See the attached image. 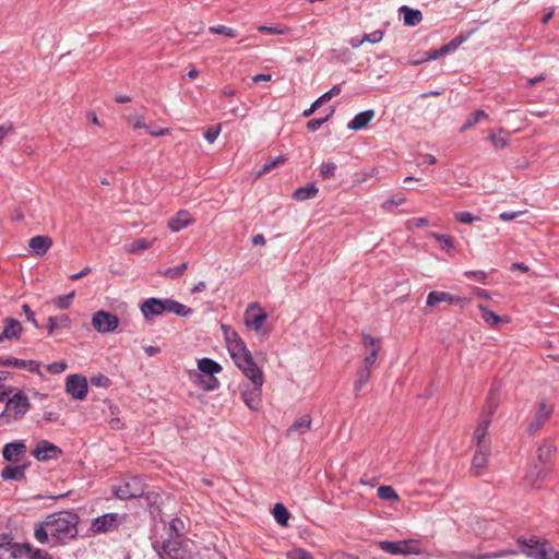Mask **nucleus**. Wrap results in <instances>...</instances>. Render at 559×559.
I'll return each mask as SVG.
<instances>
[{"label":"nucleus","instance_id":"9","mask_svg":"<svg viewBox=\"0 0 559 559\" xmlns=\"http://www.w3.org/2000/svg\"><path fill=\"white\" fill-rule=\"evenodd\" d=\"M126 519V514L119 515L118 513H106L95 518L90 526L93 534H104L117 528Z\"/></svg>","mask_w":559,"mask_h":559},{"label":"nucleus","instance_id":"32","mask_svg":"<svg viewBox=\"0 0 559 559\" xmlns=\"http://www.w3.org/2000/svg\"><path fill=\"white\" fill-rule=\"evenodd\" d=\"M71 325V319L68 314H60L57 317H49L47 320V332L49 335L58 330L69 329Z\"/></svg>","mask_w":559,"mask_h":559},{"label":"nucleus","instance_id":"36","mask_svg":"<svg viewBox=\"0 0 559 559\" xmlns=\"http://www.w3.org/2000/svg\"><path fill=\"white\" fill-rule=\"evenodd\" d=\"M399 11L403 14L404 24L407 26H416L423 21V13L419 10L402 5Z\"/></svg>","mask_w":559,"mask_h":559},{"label":"nucleus","instance_id":"41","mask_svg":"<svg viewBox=\"0 0 559 559\" xmlns=\"http://www.w3.org/2000/svg\"><path fill=\"white\" fill-rule=\"evenodd\" d=\"M273 516L280 525L286 526L290 518V513L284 504L276 503L273 507Z\"/></svg>","mask_w":559,"mask_h":559},{"label":"nucleus","instance_id":"19","mask_svg":"<svg viewBox=\"0 0 559 559\" xmlns=\"http://www.w3.org/2000/svg\"><path fill=\"white\" fill-rule=\"evenodd\" d=\"M552 412L554 407L551 404H548L546 401H540L535 417L533 421L528 425V432L533 435L536 431H538L543 427V425L548 420Z\"/></svg>","mask_w":559,"mask_h":559},{"label":"nucleus","instance_id":"13","mask_svg":"<svg viewBox=\"0 0 559 559\" xmlns=\"http://www.w3.org/2000/svg\"><path fill=\"white\" fill-rule=\"evenodd\" d=\"M93 328L98 333H110L114 332L119 325V319L116 314L99 310L93 314L92 318Z\"/></svg>","mask_w":559,"mask_h":559},{"label":"nucleus","instance_id":"14","mask_svg":"<svg viewBox=\"0 0 559 559\" xmlns=\"http://www.w3.org/2000/svg\"><path fill=\"white\" fill-rule=\"evenodd\" d=\"M465 40V37H455L448 44L443 45L441 48L435 49L429 52H425V55L421 58L411 60L409 63L413 66H417L423 62L435 60L448 53L454 52Z\"/></svg>","mask_w":559,"mask_h":559},{"label":"nucleus","instance_id":"1","mask_svg":"<svg viewBox=\"0 0 559 559\" xmlns=\"http://www.w3.org/2000/svg\"><path fill=\"white\" fill-rule=\"evenodd\" d=\"M80 516L74 510H61L48 514L34 526V537L49 547L64 546L76 539Z\"/></svg>","mask_w":559,"mask_h":559},{"label":"nucleus","instance_id":"40","mask_svg":"<svg viewBox=\"0 0 559 559\" xmlns=\"http://www.w3.org/2000/svg\"><path fill=\"white\" fill-rule=\"evenodd\" d=\"M318 191L319 190L314 185H307L294 192V199L297 201H305L314 198L318 194Z\"/></svg>","mask_w":559,"mask_h":559},{"label":"nucleus","instance_id":"44","mask_svg":"<svg viewBox=\"0 0 559 559\" xmlns=\"http://www.w3.org/2000/svg\"><path fill=\"white\" fill-rule=\"evenodd\" d=\"M377 496L385 501H399L400 497L395 489L391 486H380L377 491Z\"/></svg>","mask_w":559,"mask_h":559},{"label":"nucleus","instance_id":"12","mask_svg":"<svg viewBox=\"0 0 559 559\" xmlns=\"http://www.w3.org/2000/svg\"><path fill=\"white\" fill-rule=\"evenodd\" d=\"M441 302H448L450 305H455L460 306L461 308H465L471 302V299L467 297L452 295L448 292L432 290L428 294L426 301V305L428 307H435Z\"/></svg>","mask_w":559,"mask_h":559},{"label":"nucleus","instance_id":"23","mask_svg":"<svg viewBox=\"0 0 559 559\" xmlns=\"http://www.w3.org/2000/svg\"><path fill=\"white\" fill-rule=\"evenodd\" d=\"M3 324L4 326L0 334V343L5 340L12 341L20 338L23 328L19 320L8 317L3 320Z\"/></svg>","mask_w":559,"mask_h":559},{"label":"nucleus","instance_id":"29","mask_svg":"<svg viewBox=\"0 0 559 559\" xmlns=\"http://www.w3.org/2000/svg\"><path fill=\"white\" fill-rule=\"evenodd\" d=\"M489 447L478 448L472 459V467L476 475H480L488 464Z\"/></svg>","mask_w":559,"mask_h":559},{"label":"nucleus","instance_id":"45","mask_svg":"<svg viewBox=\"0 0 559 559\" xmlns=\"http://www.w3.org/2000/svg\"><path fill=\"white\" fill-rule=\"evenodd\" d=\"M285 162L286 157L283 155L275 157L274 159L265 163L263 167L258 171L257 176L262 177L272 171L274 168L278 167L280 165H283Z\"/></svg>","mask_w":559,"mask_h":559},{"label":"nucleus","instance_id":"52","mask_svg":"<svg viewBox=\"0 0 559 559\" xmlns=\"http://www.w3.org/2000/svg\"><path fill=\"white\" fill-rule=\"evenodd\" d=\"M258 31L261 32V33H267V34H272V35H280V34L288 33L289 28L288 27H284V26H266V25H262V26L258 27Z\"/></svg>","mask_w":559,"mask_h":559},{"label":"nucleus","instance_id":"15","mask_svg":"<svg viewBox=\"0 0 559 559\" xmlns=\"http://www.w3.org/2000/svg\"><path fill=\"white\" fill-rule=\"evenodd\" d=\"M33 455L39 462H48L59 459L62 455V450L48 440H40L37 442Z\"/></svg>","mask_w":559,"mask_h":559},{"label":"nucleus","instance_id":"60","mask_svg":"<svg viewBox=\"0 0 559 559\" xmlns=\"http://www.w3.org/2000/svg\"><path fill=\"white\" fill-rule=\"evenodd\" d=\"M361 343L365 346H371L372 348H377V349L381 348L380 340H378L367 333H361Z\"/></svg>","mask_w":559,"mask_h":559},{"label":"nucleus","instance_id":"18","mask_svg":"<svg viewBox=\"0 0 559 559\" xmlns=\"http://www.w3.org/2000/svg\"><path fill=\"white\" fill-rule=\"evenodd\" d=\"M141 312L146 320L162 316L166 312L165 299L151 297L145 299L140 306Z\"/></svg>","mask_w":559,"mask_h":559},{"label":"nucleus","instance_id":"42","mask_svg":"<svg viewBox=\"0 0 559 559\" xmlns=\"http://www.w3.org/2000/svg\"><path fill=\"white\" fill-rule=\"evenodd\" d=\"M188 269V262L185 261L176 266H170L160 272V275L176 280L179 278Z\"/></svg>","mask_w":559,"mask_h":559},{"label":"nucleus","instance_id":"57","mask_svg":"<svg viewBox=\"0 0 559 559\" xmlns=\"http://www.w3.org/2000/svg\"><path fill=\"white\" fill-rule=\"evenodd\" d=\"M380 349L371 348L370 353L364 358L362 366L367 368H372L378 359Z\"/></svg>","mask_w":559,"mask_h":559},{"label":"nucleus","instance_id":"10","mask_svg":"<svg viewBox=\"0 0 559 559\" xmlns=\"http://www.w3.org/2000/svg\"><path fill=\"white\" fill-rule=\"evenodd\" d=\"M88 392L86 377L79 373L69 374L66 379V393L73 400L83 401Z\"/></svg>","mask_w":559,"mask_h":559},{"label":"nucleus","instance_id":"25","mask_svg":"<svg viewBox=\"0 0 559 559\" xmlns=\"http://www.w3.org/2000/svg\"><path fill=\"white\" fill-rule=\"evenodd\" d=\"M500 403L499 388L492 384L491 389L488 392L487 399L481 409L483 418H490L496 413Z\"/></svg>","mask_w":559,"mask_h":559},{"label":"nucleus","instance_id":"20","mask_svg":"<svg viewBox=\"0 0 559 559\" xmlns=\"http://www.w3.org/2000/svg\"><path fill=\"white\" fill-rule=\"evenodd\" d=\"M29 466V462L23 464H9L5 465L1 472L0 477L3 480L22 481L26 479V469Z\"/></svg>","mask_w":559,"mask_h":559},{"label":"nucleus","instance_id":"11","mask_svg":"<svg viewBox=\"0 0 559 559\" xmlns=\"http://www.w3.org/2000/svg\"><path fill=\"white\" fill-rule=\"evenodd\" d=\"M251 386L246 384L241 391V397L243 403L252 411L259 409L262 403V386L264 378L259 380H250Z\"/></svg>","mask_w":559,"mask_h":559},{"label":"nucleus","instance_id":"53","mask_svg":"<svg viewBox=\"0 0 559 559\" xmlns=\"http://www.w3.org/2000/svg\"><path fill=\"white\" fill-rule=\"evenodd\" d=\"M91 383L95 386L108 388L111 381L107 376L99 373L91 378Z\"/></svg>","mask_w":559,"mask_h":559},{"label":"nucleus","instance_id":"61","mask_svg":"<svg viewBox=\"0 0 559 559\" xmlns=\"http://www.w3.org/2000/svg\"><path fill=\"white\" fill-rule=\"evenodd\" d=\"M406 199L404 197H393L392 199L385 201L382 204L383 210L385 211H392L393 207L399 206L403 203H405Z\"/></svg>","mask_w":559,"mask_h":559},{"label":"nucleus","instance_id":"50","mask_svg":"<svg viewBox=\"0 0 559 559\" xmlns=\"http://www.w3.org/2000/svg\"><path fill=\"white\" fill-rule=\"evenodd\" d=\"M539 559H559V550L547 539L544 550L539 552Z\"/></svg>","mask_w":559,"mask_h":559},{"label":"nucleus","instance_id":"7","mask_svg":"<svg viewBox=\"0 0 559 559\" xmlns=\"http://www.w3.org/2000/svg\"><path fill=\"white\" fill-rule=\"evenodd\" d=\"M379 547L391 555H417L420 552V543L415 539L383 540L379 543Z\"/></svg>","mask_w":559,"mask_h":559},{"label":"nucleus","instance_id":"54","mask_svg":"<svg viewBox=\"0 0 559 559\" xmlns=\"http://www.w3.org/2000/svg\"><path fill=\"white\" fill-rule=\"evenodd\" d=\"M128 122L134 130L147 128L144 117L139 116V115H133V116L128 117Z\"/></svg>","mask_w":559,"mask_h":559},{"label":"nucleus","instance_id":"5","mask_svg":"<svg viewBox=\"0 0 559 559\" xmlns=\"http://www.w3.org/2000/svg\"><path fill=\"white\" fill-rule=\"evenodd\" d=\"M230 357L248 380L260 381L264 378L262 369L254 362L252 354L247 347L243 348V352L233 353Z\"/></svg>","mask_w":559,"mask_h":559},{"label":"nucleus","instance_id":"2","mask_svg":"<svg viewBox=\"0 0 559 559\" xmlns=\"http://www.w3.org/2000/svg\"><path fill=\"white\" fill-rule=\"evenodd\" d=\"M31 406L28 396L23 391L19 390L11 397L8 396L5 399V407L0 413V423L10 425L22 420L31 409Z\"/></svg>","mask_w":559,"mask_h":559},{"label":"nucleus","instance_id":"3","mask_svg":"<svg viewBox=\"0 0 559 559\" xmlns=\"http://www.w3.org/2000/svg\"><path fill=\"white\" fill-rule=\"evenodd\" d=\"M198 369L200 373H195L194 382L205 391H214L219 388L221 383L215 377L222 371V366L212 358H201L198 360Z\"/></svg>","mask_w":559,"mask_h":559},{"label":"nucleus","instance_id":"26","mask_svg":"<svg viewBox=\"0 0 559 559\" xmlns=\"http://www.w3.org/2000/svg\"><path fill=\"white\" fill-rule=\"evenodd\" d=\"M478 310L480 312L481 319L490 328H497L500 323H509V317H502L496 313L492 310H489L485 305L479 304Z\"/></svg>","mask_w":559,"mask_h":559},{"label":"nucleus","instance_id":"64","mask_svg":"<svg viewBox=\"0 0 559 559\" xmlns=\"http://www.w3.org/2000/svg\"><path fill=\"white\" fill-rule=\"evenodd\" d=\"M289 559H313V558L308 551H306L304 549H297L290 554Z\"/></svg>","mask_w":559,"mask_h":559},{"label":"nucleus","instance_id":"21","mask_svg":"<svg viewBox=\"0 0 559 559\" xmlns=\"http://www.w3.org/2000/svg\"><path fill=\"white\" fill-rule=\"evenodd\" d=\"M139 498L144 500L147 511L154 519L160 515L163 498L158 491L144 489V493Z\"/></svg>","mask_w":559,"mask_h":559},{"label":"nucleus","instance_id":"31","mask_svg":"<svg viewBox=\"0 0 559 559\" xmlns=\"http://www.w3.org/2000/svg\"><path fill=\"white\" fill-rule=\"evenodd\" d=\"M490 424V418H481V420L475 428L473 439L477 448L488 447V444L486 443V436L488 433V428Z\"/></svg>","mask_w":559,"mask_h":559},{"label":"nucleus","instance_id":"8","mask_svg":"<svg viewBox=\"0 0 559 559\" xmlns=\"http://www.w3.org/2000/svg\"><path fill=\"white\" fill-rule=\"evenodd\" d=\"M520 546V552L524 554L527 558L539 559V552L544 550L547 545V539L538 537L536 535L521 536L516 539Z\"/></svg>","mask_w":559,"mask_h":559},{"label":"nucleus","instance_id":"55","mask_svg":"<svg viewBox=\"0 0 559 559\" xmlns=\"http://www.w3.org/2000/svg\"><path fill=\"white\" fill-rule=\"evenodd\" d=\"M221 132V124L212 126L204 132V138L209 143L215 142Z\"/></svg>","mask_w":559,"mask_h":559},{"label":"nucleus","instance_id":"63","mask_svg":"<svg viewBox=\"0 0 559 559\" xmlns=\"http://www.w3.org/2000/svg\"><path fill=\"white\" fill-rule=\"evenodd\" d=\"M464 275L468 278H474L477 282L485 283L488 275L485 271L478 270V271H467L464 273Z\"/></svg>","mask_w":559,"mask_h":559},{"label":"nucleus","instance_id":"38","mask_svg":"<svg viewBox=\"0 0 559 559\" xmlns=\"http://www.w3.org/2000/svg\"><path fill=\"white\" fill-rule=\"evenodd\" d=\"M311 417L310 415H304L299 419L295 420L292 426L287 429V435L294 432L305 433L311 429Z\"/></svg>","mask_w":559,"mask_h":559},{"label":"nucleus","instance_id":"47","mask_svg":"<svg viewBox=\"0 0 559 559\" xmlns=\"http://www.w3.org/2000/svg\"><path fill=\"white\" fill-rule=\"evenodd\" d=\"M454 218L462 224H473L481 221L480 216L467 211L455 212Z\"/></svg>","mask_w":559,"mask_h":559},{"label":"nucleus","instance_id":"28","mask_svg":"<svg viewBox=\"0 0 559 559\" xmlns=\"http://www.w3.org/2000/svg\"><path fill=\"white\" fill-rule=\"evenodd\" d=\"M550 466H537L534 465L525 475V481L532 487H539L538 483L544 480L550 473Z\"/></svg>","mask_w":559,"mask_h":559},{"label":"nucleus","instance_id":"59","mask_svg":"<svg viewBox=\"0 0 559 559\" xmlns=\"http://www.w3.org/2000/svg\"><path fill=\"white\" fill-rule=\"evenodd\" d=\"M384 36V33L382 31H374L370 34H365L362 36V40H365V43H370V44H378L382 40Z\"/></svg>","mask_w":559,"mask_h":559},{"label":"nucleus","instance_id":"49","mask_svg":"<svg viewBox=\"0 0 559 559\" xmlns=\"http://www.w3.org/2000/svg\"><path fill=\"white\" fill-rule=\"evenodd\" d=\"M209 32L212 34L224 35L226 37L234 38L237 36V31L233 27L225 25L210 26Z\"/></svg>","mask_w":559,"mask_h":559},{"label":"nucleus","instance_id":"43","mask_svg":"<svg viewBox=\"0 0 559 559\" xmlns=\"http://www.w3.org/2000/svg\"><path fill=\"white\" fill-rule=\"evenodd\" d=\"M488 115L483 110L478 109L474 114H472L465 121V123L461 128V132H464L474 126H476L481 119H487Z\"/></svg>","mask_w":559,"mask_h":559},{"label":"nucleus","instance_id":"17","mask_svg":"<svg viewBox=\"0 0 559 559\" xmlns=\"http://www.w3.org/2000/svg\"><path fill=\"white\" fill-rule=\"evenodd\" d=\"M27 447L24 440H15L8 442L2 448V457L7 462L17 463L21 457L25 456Z\"/></svg>","mask_w":559,"mask_h":559},{"label":"nucleus","instance_id":"46","mask_svg":"<svg viewBox=\"0 0 559 559\" xmlns=\"http://www.w3.org/2000/svg\"><path fill=\"white\" fill-rule=\"evenodd\" d=\"M74 295H75L74 292H71L66 295H59L56 298H53L52 304L58 309H61V310L68 309L72 304Z\"/></svg>","mask_w":559,"mask_h":559},{"label":"nucleus","instance_id":"16","mask_svg":"<svg viewBox=\"0 0 559 559\" xmlns=\"http://www.w3.org/2000/svg\"><path fill=\"white\" fill-rule=\"evenodd\" d=\"M267 319V313L262 310L259 304L253 302L248 306L246 311L245 323L247 326L252 328L259 332Z\"/></svg>","mask_w":559,"mask_h":559},{"label":"nucleus","instance_id":"34","mask_svg":"<svg viewBox=\"0 0 559 559\" xmlns=\"http://www.w3.org/2000/svg\"><path fill=\"white\" fill-rule=\"evenodd\" d=\"M191 222L190 213L186 210H181L168 221V226L173 231H179L191 224Z\"/></svg>","mask_w":559,"mask_h":559},{"label":"nucleus","instance_id":"30","mask_svg":"<svg viewBox=\"0 0 559 559\" xmlns=\"http://www.w3.org/2000/svg\"><path fill=\"white\" fill-rule=\"evenodd\" d=\"M373 118L374 111L372 109L359 112L348 122L347 128L354 131L361 130L366 128Z\"/></svg>","mask_w":559,"mask_h":559},{"label":"nucleus","instance_id":"58","mask_svg":"<svg viewBox=\"0 0 559 559\" xmlns=\"http://www.w3.org/2000/svg\"><path fill=\"white\" fill-rule=\"evenodd\" d=\"M22 311L26 317V320L31 322L36 329H39L40 325L36 320L35 312L31 309L27 304L22 305Z\"/></svg>","mask_w":559,"mask_h":559},{"label":"nucleus","instance_id":"4","mask_svg":"<svg viewBox=\"0 0 559 559\" xmlns=\"http://www.w3.org/2000/svg\"><path fill=\"white\" fill-rule=\"evenodd\" d=\"M147 486L139 476L126 477L119 484L112 486V493L120 500H130L139 498L144 493Z\"/></svg>","mask_w":559,"mask_h":559},{"label":"nucleus","instance_id":"33","mask_svg":"<svg viewBox=\"0 0 559 559\" xmlns=\"http://www.w3.org/2000/svg\"><path fill=\"white\" fill-rule=\"evenodd\" d=\"M166 312L187 318L193 313V309L171 298H165Z\"/></svg>","mask_w":559,"mask_h":559},{"label":"nucleus","instance_id":"48","mask_svg":"<svg viewBox=\"0 0 559 559\" xmlns=\"http://www.w3.org/2000/svg\"><path fill=\"white\" fill-rule=\"evenodd\" d=\"M336 168H337V166H336L335 163H333V162H324L320 166L319 176L322 179L333 178L335 176Z\"/></svg>","mask_w":559,"mask_h":559},{"label":"nucleus","instance_id":"6","mask_svg":"<svg viewBox=\"0 0 559 559\" xmlns=\"http://www.w3.org/2000/svg\"><path fill=\"white\" fill-rule=\"evenodd\" d=\"M162 559H190L192 556L191 542L180 537L171 538L163 543Z\"/></svg>","mask_w":559,"mask_h":559},{"label":"nucleus","instance_id":"24","mask_svg":"<svg viewBox=\"0 0 559 559\" xmlns=\"http://www.w3.org/2000/svg\"><path fill=\"white\" fill-rule=\"evenodd\" d=\"M222 330L224 332V337L227 344V349L229 355L236 352H243V348L247 347L243 340L239 336V334L233 330L230 326L223 324Z\"/></svg>","mask_w":559,"mask_h":559},{"label":"nucleus","instance_id":"37","mask_svg":"<svg viewBox=\"0 0 559 559\" xmlns=\"http://www.w3.org/2000/svg\"><path fill=\"white\" fill-rule=\"evenodd\" d=\"M17 559H52V556L44 549L35 548L26 544L22 554H19Z\"/></svg>","mask_w":559,"mask_h":559},{"label":"nucleus","instance_id":"51","mask_svg":"<svg viewBox=\"0 0 559 559\" xmlns=\"http://www.w3.org/2000/svg\"><path fill=\"white\" fill-rule=\"evenodd\" d=\"M48 249L49 247H28L27 253H16V255L40 258L47 253Z\"/></svg>","mask_w":559,"mask_h":559},{"label":"nucleus","instance_id":"39","mask_svg":"<svg viewBox=\"0 0 559 559\" xmlns=\"http://www.w3.org/2000/svg\"><path fill=\"white\" fill-rule=\"evenodd\" d=\"M370 376H371L370 368H367L364 366L358 368V370L356 372V380L354 383V391L356 393L360 392L362 390V388L368 383V381L370 380Z\"/></svg>","mask_w":559,"mask_h":559},{"label":"nucleus","instance_id":"22","mask_svg":"<svg viewBox=\"0 0 559 559\" xmlns=\"http://www.w3.org/2000/svg\"><path fill=\"white\" fill-rule=\"evenodd\" d=\"M519 551L516 549H501L492 552L476 554L472 551H461L457 559H499L508 556H515Z\"/></svg>","mask_w":559,"mask_h":559},{"label":"nucleus","instance_id":"56","mask_svg":"<svg viewBox=\"0 0 559 559\" xmlns=\"http://www.w3.org/2000/svg\"><path fill=\"white\" fill-rule=\"evenodd\" d=\"M67 362L64 360L61 361H55L49 365H47V370L51 374H59L63 372L67 369Z\"/></svg>","mask_w":559,"mask_h":559},{"label":"nucleus","instance_id":"35","mask_svg":"<svg viewBox=\"0 0 559 559\" xmlns=\"http://www.w3.org/2000/svg\"><path fill=\"white\" fill-rule=\"evenodd\" d=\"M557 451V447L552 442L545 441L537 448V459L543 466H549V462Z\"/></svg>","mask_w":559,"mask_h":559},{"label":"nucleus","instance_id":"62","mask_svg":"<svg viewBox=\"0 0 559 559\" xmlns=\"http://www.w3.org/2000/svg\"><path fill=\"white\" fill-rule=\"evenodd\" d=\"M489 140L491 141V143L496 150L504 148L508 145V141L506 138L500 136L495 133H490Z\"/></svg>","mask_w":559,"mask_h":559},{"label":"nucleus","instance_id":"27","mask_svg":"<svg viewBox=\"0 0 559 559\" xmlns=\"http://www.w3.org/2000/svg\"><path fill=\"white\" fill-rule=\"evenodd\" d=\"M26 544L13 543L12 540L0 543V559H17Z\"/></svg>","mask_w":559,"mask_h":559}]
</instances>
